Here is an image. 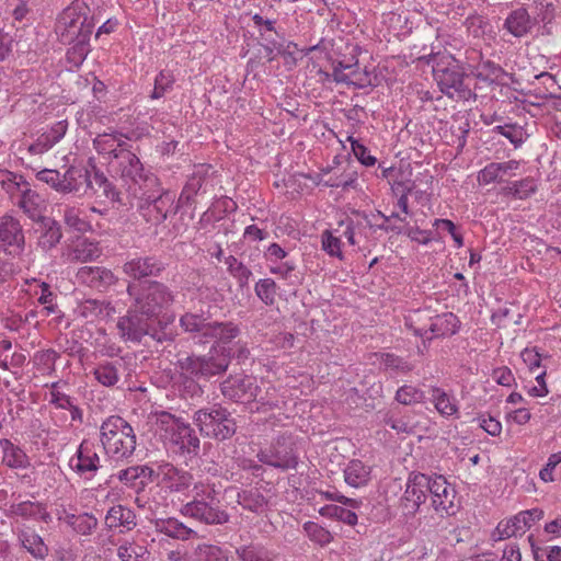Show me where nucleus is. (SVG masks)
<instances>
[{
  "mask_svg": "<svg viewBox=\"0 0 561 561\" xmlns=\"http://www.w3.org/2000/svg\"><path fill=\"white\" fill-rule=\"evenodd\" d=\"M371 468L358 459L351 460L344 469V480L353 488L366 485L370 480Z\"/></svg>",
  "mask_w": 561,
  "mask_h": 561,
  "instance_id": "nucleus-33",
  "label": "nucleus"
},
{
  "mask_svg": "<svg viewBox=\"0 0 561 561\" xmlns=\"http://www.w3.org/2000/svg\"><path fill=\"white\" fill-rule=\"evenodd\" d=\"M19 540L23 548L35 559L44 560L48 556V547L44 539L33 530H21Z\"/></svg>",
  "mask_w": 561,
  "mask_h": 561,
  "instance_id": "nucleus-34",
  "label": "nucleus"
},
{
  "mask_svg": "<svg viewBox=\"0 0 561 561\" xmlns=\"http://www.w3.org/2000/svg\"><path fill=\"white\" fill-rule=\"evenodd\" d=\"M136 516L134 512L123 505H115L111 507L105 515V525L108 528L123 527L127 530L136 526Z\"/></svg>",
  "mask_w": 561,
  "mask_h": 561,
  "instance_id": "nucleus-32",
  "label": "nucleus"
},
{
  "mask_svg": "<svg viewBox=\"0 0 561 561\" xmlns=\"http://www.w3.org/2000/svg\"><path fill=\"white\" fill-rule=\"evenodd\" d=\"M302 528L309 540L314 545L325 547L333 541L331 531L314 522H306Z\"/></svg>",
  "mask_w": 561,
  "mask_h": 561,
  "instance_id": "nucleus-44",
  "label": "nucleus"
},
{
  "mask_svg": "<svg viewBox=\"0 0 561 561\" xmlns=\"http://www.w3.org/2000/svg\"><path fill=\"white\" fill-rule=\"evenodd\" d=\"M181 327L185 332L196 333L199 337L206 339L208 333V325L210 322H207L202 316L194 313H185L180 319Z\"/></svg>",
  "mask_w": 561,
  "mask_h": 561,
  "instance_id": "nucleus-45",
  "label": "nucleus"
},
{
  "mask_svg": "<svg viewBox=\"0 0 561 561\" xmlns=\"http://www.w3.org/2000/svg\"><path fill=\"white\" fill-rule=\"evenodd\" d=\"M501 190L506 195L525 199L536 192L537 181L531 176H527L520 181L510 182L502 186Z\"/></svg>",
  "mask_w": 561,
  "mask_h": 561,
  "instance_id": "nucleus-38",
  "label": "nucleus"
},
{
  "mask_svg": "<svg viewBox=\"0 0 561 561\" xmlns=\"http://www.w3.org/2000/svg\"><path fill=\"white\" fill-rule=\"evenodd\" d=\"M376 357L379 360V363L383 365L385 368L387 369L389 368L404 374L412 370V366L408 362L403 360L402 358L393 354L379 353L376 354Z\"/></svg>",
  "mask_w": 561,
  "mask_h": 561,
  "instance_id": "nucleus-56",
  "label": "nucleus"
},
{
  "mask_svg": "<svg viewBox=\"0 0 561 561\" xmlns=\"http://www.w3.org/2000/svg\"><path fill=\"white\" fill-rule=\"evenodd\" d=\"M162 270V263L150 256L131 259L123 266L124 273L135 279L158 276Z\"/></svg>",
  "mask_w": 561,
  "mask_h": 561,
  "instance_id": "nucleus-23",
  "label": "nucleus"
},
{
  "mask_svg": "<svg viewBox=\"0 0 561 561\" xmlns=\"http://www.w3.org/2000/svg\"><path fill=\"white\" fill-rule=\"evenodd\" d=\"M36 180L48 185L51 190L60 193L61 173L55 169H43L35 174Z\"/></svg>",
  "mask_w": 561,
  "mask_h": 561,
  "instance_id": "nucleus-61",
  "label": "nucleus"
},
{
  "mask_svg": "<svg viewBox=\"0 0 561 561\" xmlns=\"http://www.w3.org/2000/svg\"><path fill=\"white\" fill-rule=\"evenodd\" d=\"M147 552L146 547L134 541H125L117 548V557L122 561H142Z\"/></svg>",
  "mask_w": 561,
  "mask_h": 561,
  "instance_id": "nucleus-49",
  "label": "nucleus"
},
{
  "mask_svg": "<svg viewBox=\"0 0 561 561\" xmlns=\"http://www.w3.org/2000/svg\"><path fill=\"white\" fill-rule=\"evenodd\" d=\"M113 167L121 173L122 178L128 179L134 183L145 180L156 184L158 181L156 178L145 176L142 163L128 148L118 152L117 160L113 163Z\"/></svg>",
  "mask_w": 561,
  "mask_h": 561,
  "instance_id": "nucleus-16",
  "label": "nucleus"
},
{
  "mask_svg": "<svg viewBox=\"0 0 561 561\" xmlns=\"http://www.w3.org/2000/svg\"><path fill=\"white\" fill-rule=\"evenodd\" d=\"M256 296L265 304L273 305L276 297V283L272 278L260 279L255 284Z\"/></svg>",
  "mask_w": 561,
  "mask_h": 561,
  "instance_id": "nucleus-54",
  "label": "nucleus"
},
{
  "mask_svg": "<svg viewBox=\"0 0 561 561\" xmlns=\"http://www.w3.org/2000/svg\"><path fill=\"white\" fill-rule=\"evenodd\" d=\"M101 443L115 460L129 458L136 449L134 428L121 416H110L101 425Z\"/></svg>",
  "mask_w": 561,
  "mask_h": 561,
  "instance_id": "nucleus-2",
  "label": "nucleus"
},
{
  "mask_svg": "<svg viewBox=\"0 0 561 561\" xmlns=\"http://www.w3.org/2000/svg\"><path fill=\"white\" fill-rule=\"evenodd\" d=\"M319 514L327 518L341 520L350 526H355L358 520L356 513L334 504L322 506Z\"/></svg>",
  "mask_w": 561,
  "mask_h": 561,
  "instance_id": "nucleus-43",
  "label": "nucleus"
},
{
  "mask_svg": "<svg viewBox=\"0 0 561 561\" xmlns=\"http://www.w3.org/2000/svg\"><path fill=\"white\" fill-rule=\"evenodd\" d=\"M156 432L164 445L174 451L190 453L199 446V439L191 425L169 412L163 411L157 414Z\"/></svg>",
  "mask_w": 561,
  "mask_h": 561,
  "instance_id": "nucleus-3",
  "label": "nucleus"
},
{
  "mask_svg": "<svg viewBox=\"0 0 561 561\" xmlns=\"http://www.w3.org/2000/svg\"><path fill=\"white\" fill-rule=\"evenodd\" d=\"M518 519L520 520V528L523 534H525L529 528H531L537 522H539L545 513L541 508L535 507L531 510L522 511L518 514Z\"/></svg>",
  "mask_w": 561,
  "mask_h": 561,
  "instance_id": "nucleus-62",
  "label": "nucleus"
},
{
  "mask_svg": "<svg viewBox=\"0 0 561 561\" xmlns=\"http://www.w3.org/2000/svg\"><path fill=\"white\" fill-rule=\"evenodd\" d=\"M100 456L98 445L94 442L84 439L78 447L76 454L69 460V467L79 476L92 478L100 468Z\"/></svg>",
  "mask_w": 561,
  "mask_h": 561,
  "instance_id": "nucleus-12",
  "label": "nucleus"
},
{
  "mask_svg": "<svg viewBox=\"0 0 561 561\" xmlns=\"http://www.w3.org/2000/svg\"><path fill=\"white\" fill-rule=\"evenodd\" d=\"M428 493L433 510L440 516L455 515L459 501L456 489L443 476H428Z\"/></svg>",
  "mask_w": 561,
  "mask_h": 561,
  "instance_id": "nucleus-7",
  "label": "nucleus"
},
{
  "mask_svg": "<svg viewBox=\"0 0 561 561\" xmlns=\"http://www.w3.org/2000/svg\"><path fill=\"white\" fill-rule=\"evenodd\" d=\"M434 317L428 309L414 310L407 316L405 324L413 330L415 335L431 340V324L434 321Z\"/></svg>",
  "mask_w": 561,
  "mask_h": 561,
  "instance_id": "nucleus-31",
  "label": "nucleus"
},
{
  "mask_svg": "<svg viewBox=\"0 0 561 561\" xmlns=\"http://www.w3.org/2000/svg\"><path fill=\"white\" fill-rule=\"evenodd\" d=\"M495 561H522L519 546L515 542H506L497 547Z\"/></svg>",
  "mask_w": 561,
  "mask_h": 561,
  "instance_id": "nucleus-60",
  "label": "nucleus"
},
{
  "mask_svg": "<svg viewBox=\"0 0 561 561\" xmlns=\"http://www.w3.org/2000/svg\"><path fill=\"white\" fill-rule=\"evenodd\" d=\"M127 293L134 302L125 317L117 322V329L123 339L140 341L148 334L150 321L157 319L174 302L172 290L159 282L129 284Z\"/></svg>",
  "mask_w": 561,
  "mask_h": 561,
  "instance_id": "nucleus-1",
  "label": "nucleus"
},
{
  "mask_svg": "<svg viewBox=\"0 0 561 561\" xmlns=\"http://www.w3.org/2000/svg\"><path fill=\"white\" fill-rule=\"evenodd\" d=\"M208 333L206 339H213L216 341V345L213 346L209 354H214L218 356L222 353V351L228 354L229 352L226 350L225 345L229 344L232 340H234L240 334L239 327L233 322H210L208 325Z\"/></svg>",
  "mask_w": 561,
  "mask_h": 561,
  "instance_id": "nucleus-18",
  "label": "nucleus"
},
{
  "mask_svg": "<svg viewBox=\"0 0 561 561\" xmlns=\"http://www.w3.org/2000/svg\"><path fill=\"white\" fill-rule=\"evenodd\" d=\"M161 483L171 491L181 492L188 489L193 482L191 473L180 470L170 463L160 468Z\"/></svg>",
  "mask_w": 561,
  "mask_h": 561,
  "instance_id": "nucleus-27",
  "label": "nucleus"
},
{
  "mask_svg": "<svg viewBox=\"0 0 561 561\" xmlns=\"http://www.w3.org/2000/svg\"><path fill=\"white\" fill-rule=\"evenodd\" d=\"M505 414L507 421L513 422L517 425H524L528 423L531 419V413L529 409H527L526 407H517L514 409L505 407Z\"/></svg>",
  "mask_w": 561,
  "mask_h": 561,
  "instance_id": "nucleus-64",
  "label": "nucleus"
},
{
  "mask_svg": "<svg viewBox=\"0 0 561 561\" xmlns=\"http://www.w3.org/2000/svg\"><path fill=\"white\" fill-rule=\"evenodd\" d=\"M196 561H228L227 551L216 545L199 543L194 550Z\"/></svg>",
  "mask_w": 561,
  "mask_h": 561,
  "instance_id": "nucleus-46",
  "label": "nucleus"
},
{
  "mask_svg": "<svg viewBox=\"0 0 561 561\" xmlns=\"http://www.w3.org/2000/svg\"><path fill=\"white\" fill-rule=\"evenodd\" d=\"M102 253L99 242L87 238L77 239L67 250L65 256L70 262H89L96 260Z\"/></svg>",
  "mask_w": 561,
  "mask_h": 561,
  "instance_id": "nucleus-26",
  "label": "nucleus"
},
{
  "mask_svg": "<svg viewBox=\"0 0 561 561\" xmlns=\"http://www.w3.org/2000/svg\"><path fill=\"white\" fill-rule=\"evenodd\" d=\"M202 186L203 178L201 175L194 174L192 178H190L180 194L178 206L192 204L194 202V197L197 195Z\"/></svg>",
  "mask_w": 561,
  "mask_h": 561,
  "instance_id": "nucleus-51",
  "label": "nucleus"
},
{
  "mask_svg": "<svg viewBox=\"0 0 561 561\" xmlns=\"http://www.w3.org/2000/svg\"><path fill=\"white\" fill-rule=\"evenodd\" d=\"M458 319L454 313H443V314H436L434 317V321L431 324L432 331L431 336L432 339L435 336L440 335H451L455 334L458 330Z\"/></svg>",
  "mask_w": 561,
  "mask_h": 561,
  "instance_id": "nucleus-39",
  "label": "nucleus"
},
{
  "mask_svg": "<svg viewBox=\"0 0 561 561\" xmlns=\"http://www.w3.org/2000/svg\"><path fill=\"white\" fill-rule=\"evenodd\" d=\"M499 134L507 138L515 147L522 145L525 139L523 127L514 124L499 125L493 127V136Z\"/></svg>",
  "mask_w": 561,
  "mask_h": 561,
  "instance_id": "nucleus-53",
  "label": "nucleus"
},
{
  "mask_svg": "<svg viewBox=\"0 0 561 561\" xmlns=\"http://www.w3.org/2000/svg\"><path fill=\"white\" fill-rule=\"evenodd\" d=\"M440 91L449 98L460 96L463 90V71L451 56H444L433 68Z\"/></svg>",
  "mask_w": 561,
  "mask_h": 561,
  "instance_id": "nucleus-6",
  "label": "nucleus"
},
{
  "mask_svg": "<svg viewBox=\"0 0 561 561\" xmlns=\"http://www.w3.org/2000/svg\"><path fill=\"white\" fill-rule=\"evenodd\" d=\"M219 502H207L201 499L184 504L180 513L206 525H221L229 520V515L218 506Z\"/></svg>",
  "mask_w": 561,
  "mask_h": 561,
  "instance_id": "nucleus-11",
  "label": "nucleus"
},
{
  "mask_svg": "<svg viewBox=\"0 0 561 561\" xmlns=\"http://www.w3.org/2000/svg\"><path fill=\"white\" fill-rule=\"evenodd\" d=\"M16 179L18 176L13 173H8L7 180L2 181L3 187L11 194L14 190L21 191L20 208L32 219L39 217L42 211L41 196L35 191L28 188L24 182L22 183L24 186L22 188L21 183Z\"/></svg>",
  "mask_w": 561,
  "mask_h": 561,
  "instance_id": "nucleus-15",
  "label": "nucleus"
},
{
  "mask_svg": "<svg viewBox=\"0 0 561 561\" xmlns=\"http://www.w3.org/2000/svg\"><path fill=\"white\" fill-rule=\"evenodd\" d=\"M321 243L322 249L330 255L336 256L339 259L343 257L341 250V239L339 237L333 236V233L329 230H325L321 234Z\"/></svg>",
  "mask_w": 561,
  "mask_h": 561,
  "instance_id": "nucleus-59",
  "label": "nucleus"
},
{
  "mask_svg": "<svg viewBox=\"0 0 561 561\" xmlns=\"http://www.w3.org/2000/svg\"><path fill=\"white\" fill-rule=\"evenodd\" d=\"M428 476L421 472H411L405 482V489L399 500V508L407 517L414 516L428 493Z\"/></svg>",
  "mask_w": 561,
  "mask_h": 561,
  "instance_id": "nucleus-8",
  "label": "nucleus"
},
{
  "mask_svg": "<svg viewBox=\"0 0 561 561\" xmlns=\"http://www.w3.org/2000/svg\"><path fill=\"white\" fill-rule=\"evenodd\" d=\"M332 77L337 83L352 84L357 88H365L371 82L370 73L360 68L357 61L354 64L339 61L333 67Z\"/></svg>",
  "mask_w": 561,
  "mask_h": 561,
  "instance_id": "nucleus-17",
  "label": "nucleus"
},
{
  "mask_svg": "<svg viewBox=\"0 0 561 561\" xmlns=\"http://www.w3.org/2000/svg\"><path fill=\"white\" fill-rule=\"evenodd\" d=\"M88 11L83 2L76 1L59 14L55 32L62 44L70 45L83 35L91 36L94 23Z\"/></svg>",
  "mask_w": 561,
  "mask_h": 561,
  "instance_id": "nucleus-4",
  "label": "nucleus"
},
{
  "mask_svg": "<svg viewBox=\"0 0 561 561\" xmlns=\"http://www.w3.org/2000/svg\"><path fill=\"white\" fill-rule=\"evenodd\" d=\"M394 399L400 404L414 405L424 401L425 393L416 386L403 385L397 390Z\"/></svg>",
  "mask_w": 561,
  "mask_h": 561,
  "instance_id": "nucleus-47",
  "label": "nucleus"
},
{
  "mask_svg": "<svg viewBox=\"0 0 561 561\" xmlns=\"http://www.w3.org/2000/svg\"><path fill=\"white\" fill-rule=\"evenodd\" d=\"M92 214H102L95 207H80V206H66L64 210V220L65 224L78 231V232H88L92 230L91 225V215Z\"/></svg>",
  "mask_w": 561,
  "mask_h": 561,
  "instance_id": "nucleus-24",
  "label": "nucleus"
},
{
  "mask_svg": "<svg viewBox=\"0 0 561 561\" xmlns=\"http://www.w3.org/2000/svg\"><path fill=\"white\" fill-rule=\"evenodd\" d=\"M9 516L45 524L51 522V516L46 505L37 501H22L11 504L9 507Z\"/></svg>",
  "mask_w": 561,
  "mask_h": 561,
  "instance_id": "nucleus-20",
  "label": "nucleus"
},
{
  "mask_svg": "<svg viewBox=\"0 0 561 561\" xmlns=\"http://www.w3.org/2000/svg\"><path fill=\"white\" fill-rule=\"evenodd\" d=\"M431 401L436 411L445 417L456 415L458 412L457 402L454 397L448 394L444 389L433 387L431 390Z\"/></svg>",
  "mask_w": 561,
  "mask_h": 561,
  "instance_id": "nucleus-36",
  "label": "nucleus"
},
{
  "mask_svg": "<svg viewBox=\"0 0 561 561\" xmlns=\"http://www.w3.org/2000/svg\"><path fill=\"white\" fill-rule=\"evenodd\" d=\"M111 311L108 304L98 299H85L78 307V313L88 321L108 317Z\"/></svg>",
  "mask_w": 561,
  "mask_h": 561,
  "instance_id": "nucleus-37",
  "label": "nucleus"
},
{
  "mask_svg": "<svg viewBox=\"0 0 561 561\" xmlns=\"http://www.w3.org/2000/svg\"><path fill=\"white\" fill-rule=\"evenodd\" d=\"M174 83V76L170 71L162 70L158 73L154 80V88L151 93V99H160L168 92Z\"/></svg>",
  "mask_w": 561,
  "mask_h": 561,
  "instance_id": "nucleus-57",
  "label": "nucleus"
},
{
  "mask_svg": "<svg viewBox=\"0 0 561 561\" xmlns=\"http://www.w3.org/2000/svg\"><path fill=\"white\" fill-rule=\"evenodd\" d=\"M229 365V355L224 351L220 355L210 354L209 357L188 356L180 360L183 374L191 378H209L226 371Z\"/></svg>",
  "mask_w": 561,
  "mask_h": 561,
  "instance_id": "nucleus-9",
  "label": "nucleus"
},
{
  "mask_svg": "<svg viewBox=\"0 0 561 561\" xmlns=\"http://www.w3.org/2000/svg\"><path fill=\"white\" fill-rule=\"evenodd\" d=\"M78 279L93 288H106L116 282L111 270L102 266H83L78 270Z\"/></svg>",
  "mask_w": 561,
  "mask_h": 561,
  "instance_id": "nucleus-25",
  "label": "nucleus"
},
{
  "mask_svg": "<svg viewBox=\"0 0 561 561\" xmlns=\"http://www.w3.org/2000/svg\"><path fill=\"white\" fill-rule=\"evenodd\" d=\"M345 140L351 144L352 152L364 165H375L377 159L369 153L368 149L363 144L351 135H347Z\"/></svg>",
  "mask_w": 561,
  "mask_h": 561,
  "instance_id": "nucleus-58",
  "label": "nucleus"
},
{
  "mask_svg": "<svg viewBox=\"0 0 561 561\" xmlns=\"http://www.w3.org/2000/svg\"><path fill=\"white\" fill-rule=\"evenodd\" d=\"M174 202V197L168 192L160 193L157 197L147 196L146 198H141V204L139 205L140 209H144L146 205L150 206L152 204L153 210L156 215L153 216V220L158 224L164 221L168 217V213L172 207Z\"/></svg>",
  "mask_w": 561,
  "mask_h": 561,
  "instance_id": "nucleus-35",
  "label": "nucleus"
},
{
  "mask_svg": "<svg viewBox=\"0 0 561 561\" xmlns=\"http://www.w3.org/2000/svg\"><path fill=\"white\" fill-rule=\"evenodd\" d=\"M518 515L501 520L496 526V534L500 539L523 535Z\"/></svg>",
  "mask_w": 561,
  "mask_h": 561,
  "instance_id": "nucleus-55",
  "label": "nucleus"
},
{
  "mask_svg": "<svg viewBox=\"0 0 561 561\" xmlns=\"http://www.w3.org/2000/svg\"><path fill=\"white\" fill-rule=\"evenodd\" d=\"M90 187V173L84 168L71 165L61 174V194L85 193Z\"/></svg>",
  "mask_w": 561,
  "mask_h": 561,
  "instance_id": "nucleus-22",
  "label": "nucleus"
},
{
  "mask_svg": "<svg viewBox=\"0 0 561 561\" xmlns=\"http://www.w3.org/2000/svg\"><path fill=\"white\" fill-rule=\"evenodd\" d=\"M94 377L101 385L105 387L114 386L119 379L117 367L114 364L107 362L100 364L94 369Z\"/></svg>",
  "mask_w": 561,
  "mask_h": 561,
  "instance_id": "nucleus-52",
  "label": "nucleus"
},
{
  "mask_svg": "<svg viewBox=\"0 0 561 561\" xmlns=\"http://www.w3.org/2000/svg\"><path fill=\"white\" fill-rule=\"evenodd\" d=\"M221 391L225 397L232 400L249 402L257 399L260 386L255 377L240 375L225 380Z\"/></svg>",
  "mask_w": 561,
  "mask_h": 561,
  "instance_id": "nucleus-14",
  "label": "nucleus"
},
{
  "mask_svg": "<svg viewBox=\"0 0 561 561\" xmlns=\"http://www.w3.org/2000/svg\"><path fill=\"white\" fill-rule=\"evenodd\" d=\"M194 423L202 435L225 440L236 433V422L224 409L198 410Z\"/></svg>",
  "mask_w": 561,
  "mask_h": 561,
  "instance_id": "nucleus-5",
  "label": "nucleus"
},
{
  "mask_svg": "<svg viewBox=\"0 0 561 561\" xmlns=\"http://www.w3.org/2000/svg\"><path fill=\"white\" fill-rule=\"evenodd\" d=\"M153 526L157 531L173 539L188 540L192 537H197L195 530L174 517L157 518L153 520Z\"/></svg>",
  "mask_w": 561,
  "mask_h": 561,
  "instance_id": "nucleus-28",
  "label": "nucleus"
},
{
  "mask_svg": "<svg viewBox=\"0 0 561 561\" xmlns=\"http://www.w3.org/2000/svg\"><path fill=\"white\" fill-rule=\"evenodd\" d=\"M238 503L243 508L253 512H263L266 501L259 490H244L238 494Z\"/></svg>",
  "mask_w": 561,
  "mask_h": 561,
  "instance_id": "nucleus-42",
  "label": "nucleus"
},
{
  "mask_svg": "<svg viewBox=\"0 0 561 561\" xmlns=\"http://www.w3.org/2000/svg\"><path fill=\"white\" fill-rule=\"evenodd\" d=\"M89 42L90 37H85L84 35L80 39H76L67 51L68 61L73 66L79 67L84 61L90 51Z\"/></svg>",
  "mask_w": 561,
  "mask_h": 561,
  "instance_id": "nucleus-48",
  "label": "nucleus"
},
{
  "mask_svg": "<svg viewBox=\"0 0 561 561\" xmlns=\"http://www.w3.org/2000/svg\"><path fill=\"white\" fill-rule=\"evenodd\" d=\"M48 402L57 409L66 410L71 407L73 400L68 394L60 391L58 382H54L49 389Z\"/></svg>",
  "mask_w": 561,
  "mask_h": 561,
  "instance_id": "nucleus-63",
  "label": "nucleus"
},
{
  "mask_svg": "<svg viewBox=\"0 0 561 561\" xmlns=\"http://www.w3.org/2000/svg\"><path fill=\"white\" fill-rule=\"evenodd\" d=\"M236 553L240 561H276L263 547L256 545L242 546Z\"/></svg>",
  "mask_w": 561,
  "mask_h": 561,
  "instance_id": "nucleus-50",
  "label": "nucleus"
},
{
  "mask_svg": "<svg viewBox=\"0 0 561 561\" xmlns=\"http://www.w3.org/2000/svg\"><path fill=\"white\" fill-rule=\"evenodd\" d=\"M288 253L278 243H271L263 252L268 270L272 274L287 278L295 270V264L289 261L282 262Z\"/></svg>",
  "mask_w": 561,
  "mask_h": 561,
  "instance_id": "nucleus-21",
  "label": "nucleus"
},
{
  "mask_svg": "<svg viewBox=\"0 0 561 561\" xmlns=\"http://www.w3.org/2000/svg\"><path fill=\"white\" fill-rule=\"evenodd\" d=\"M95 150L111 159V163H115L117 154L121 150L127 148V144L123 140L121 134H102L93 140Z\"/></svg>",
  "mask_w": 561,
  "mask_h": 561,
  "instance_id": "nucleus-29",
  "label": "nucleus"
},
{
  "mask_svg": "<svg viewBox=\"0 0 561 561\" xmlns=\"http://www.w3.org/2000/svg\"><path fill=\"white\" fill-rule=\"evenodd\" d=\"M505 27L514 36L524 35L529 27V15L525 9L513 11L505 21Z\"/></svg>",
  "mask_w": 561,
  "mask_h": 561,
  "instance_id": "nucleus-41",
  "label": "nucleus"
},
{
  "mask_svg": "<svg viewBox=\"0 0 561 561\" xmlns=\"http://www.w3.org/2000/svg\"><path fill=\"white\" fill-rule=\"evenodd\" d=\"M261 462L283 470L295 469L298 456L289 437H279L268 448L257 455Z\"/></svg>",
  "mask_w": 561,
  "mask_h": 561,
  "instance_id": "nucleus-10",
  "label": "nucleus"
},
{
  "mask_svg": "<svg viewBox=\"0 0 561 561\" xmlns=\"http://www.w3.org/2000/svg\"><path fill=\"white\" fill-rule=\"evenodd\" d=\"M2 462L12 469H26L30 467V458L26 453L10 439H0Z\"/></svg>",
  "mask_w": 561,
  "mask_h": 561,
  "instance_id": "nucleus-30",
  "label": "nucleus"
},
{
  "mask_svg": "<svg viewBox=\"0 0 561 561\" xmlns=\"http://www.w3.org/2000/svg\"><path fill=\"white\" fill-rule=\"evenodd\" d=\"M57 519L69 526L76 534L81 536L91 535L98 527V518L90 513L73 514L65 507L57 510Z\"/></svg>",
  "mask_w": 561,
  "mask_h": 561,
  "instance_id": "nucleus-19",
  "label": "nucleus"
},
{
  "mask_svg": "<svg viewBox=\"0 0 561 561\" xmlns=\"http://www.w3.org/2000/svg\"><path fill=\"white\" fill-rule=\"evenodd\" d=\"M24 243L20 221L9 215L0 217V250L10 255H19L24 249Z\"/></svg>",
  "mask_w": 561,
  "mask_h": 561,
  "instance_id": "nucleus-13",
  "label": "nucleus"
},
{
  "mask_svg": "<svg viewBox=\"0 0 561 561\" xmlns=\"http://www.w3.org/2000/svg\"><path fill=\"white\" fill-rule=\"evenodd\" d=\"M221 484L211 479L206 478L194 483L193 500L201 499L207 502H219L217 496L220 494Z\"/></svg>",
  "mask_w": 561,
  "mask_h": 561,
  "instance_id": "nucleus-40",
  "label": "nucleus"
}]
</instances>
